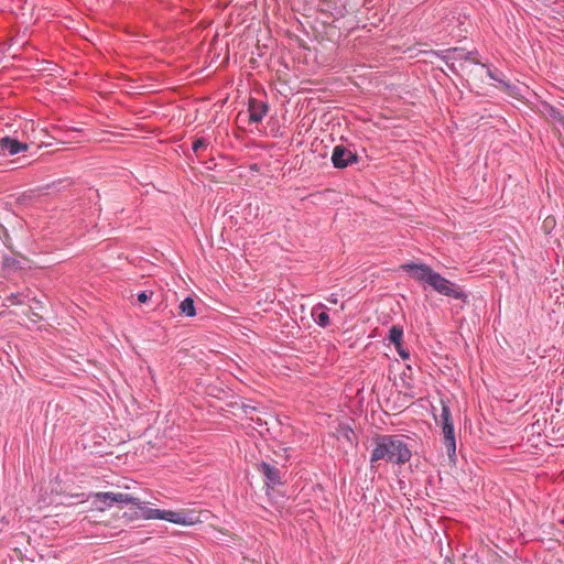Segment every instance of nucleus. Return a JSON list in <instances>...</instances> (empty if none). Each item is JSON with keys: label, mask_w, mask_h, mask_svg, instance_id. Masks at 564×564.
Here are the masks:
<instances>
[{"label": "nucleus", "mask_w": 564, "mask_h": 564, "mask_svg": "<svg viewBox=\"0 0 564 564\" xmlns=\"http://www.w3.org/2000/svg\"><path fill=\"white\" fill-rule=\"evenodd\" d=\"M411 458V451L401 435H382L376 440V446L371 452L370 463L379 460L403 465Z\"/></svg>", "instance_id": "1"}, {"label": "nucleus", "mask_w": 564, "mask_h": 564, "mask_svg": "<svg viewBox=\"0 0 564 564\" xmlns=\"http://www.w3.org/2000/svg\"><path fill=\"white\" fill-rule=\"evenodd\" d=\"M135 507L139 511V517L144 520H165L174 524L186 527L197 522V518L192 512L149 508L145 502L140 500Z\"/></svg>", "instance_id": "2"}, {"label": "nucleus", "mask_w": 564, "mask_h": 564, "mask_svg": "<svg viewBox=\"0 0 564 564\" xmlns=\"http://www.w3.org/2000/svg\"><path fill=\"white\" fill-rule=\"evenodd\" d=\"M429 285L432 286L434 291L442 295L463 301H466L467 299V295L459 286L455 285L453 282L445 279L437 272L433 273Z\"/></svg>", "instance_id": "3"}, {"label": "nucleus", "mask_w": 564, "mask_h": 564, "mask_svg": "<svg viewBox=\"0 0 564 564\" xmlns=\"http://www.w3.org/2000/svg\"><path fill=\"white\" fill-rule=\"evenodd\" d=\"M401 269L419 282L430 283L434 271L424 263H404Z\"/></svg>", "instance_id": "4"}, {"label": "nucleus", "mask_w": 564, "mask_h": 564, "mask_svg": "<svg viewBox=\"0 0 564 564\" xmlns=\"http://www.w3.org/2000/svg\"><path fill=\"white\" fill-rule=\"evenodd\" d=\"M332 162L335 167L345 169L349 164L357 162V155L341 145H336L332 154Z\"/></svg>", "instance_id": "5"}, {"label": "nucleus", "mask_w": 564, "mask_h": 564, "mask_svg": "<svg viewBox=\"0 0 564 564\" xmlns=\"http://www.w3.org/2000/svg\"><path fill=\"white\" fill-rule=\"evenodd\" d=\"M248 110H249L250 122L258 123V122H261L262 119L265 117V115L268 112V105H267V102H264L262 100H258L256 98H250Z\"/></svg>", "instance_id": "6"}, {"label": "nucleus", "mask_w": 564, "mask_h": 564, "mask_svg": "<svg viewBox=\"0 0 564 564\" xmlns=\"http://www.w3.org/2000/svg\"><path fill=\"white\" fill-rule=\"evenodd\" d=\"M259 470L265 477V486L267 487L274 488L275 486H279L282 484L281 471L275 466H272V465L263 462L260 464Z\"/></svg>", "instance_id": "7"}, {"label": "nucleus", "mask_w": 564, "mask_h": 564, "mask_svg": "<svg viewBox=\"0 0 564 564\" xmlns=\"http://www.w3.org/2000/svg\"><path fill=\"white\" fill-rule=\"evenodd\" d=\"M28 145L25 143H21L15 139H11L9 137H4L0 139V150L8 155H15L22 151H25Z\"/></svg>", "instance_id": "8"}, {"label": "nucleus", "mask_w": 564, "mask_h": 564, "mask_svg": "<svg viewBox=\"0 0 564 564\" xmlns=\"http://www.w3.org/2000/svg\"><path fill=\"white\" fill-rule=\"evenodd\" d=\"M444 435V445L448 456L452 458L456 455V440L453 423H446L442 426Z\"/></svg>", "instance_id": "9"}, {"label": "nucleus", "mask_w": 564, "mask_h": 564, "mask_svg": "<svg viewBox=\"0 0 564 564\" xmlns=\"http://www.w3.org/2000/svg\"><path fill=\"white\" fill-rule=\"evenodd\" d=\"M325 310L326 306L324 304H317L312 310V316L316 324L321 327H327L330 323L329 316Z\"/></svg>", "instance_id": "10"}, {"label": "nucleus", "mask_w": 564, "mask_h": 564, "mask_svg": "<svg viewBox=\"0 0 564 564\" xmlns=\"http://www.w3.org/2000/svg\"><path fill=\"white\" fill-rule=\"evenodd\" d=\"M388 339L394 346H400V344H402V339H403L402 327L398 326V325H393L389 330Z\"/></svg>", "instance_id": "11"}, {"label": "nucleus", "mask_w": 564, "mask_h": 564, "mask_svg": "<svg viewBox=\"0 0 564 564\" xmlns=\"http://www.w3.org/2000/svg\"><path fill=\"white\" fill-rule=\"evenodd\" d=\"M180 311L182 314L193 317L196 315V308L194 305V301L191 297H186L180 304Z\"/></svg>", "instance_id": "12"}, {"label": "nucleus", "mask_w": 564, "mask_h": 564, "mask_svg": "<svg viewBox=\"0 0 564 564\" xmlns=\"http://www.w3.org/2000/svg\"><path fill=\"white\" fill-rule=\"evenodd\" d=\"M96 500L104 503L106 507H112L116 501L111 497H116V492H97L94 495Z\"/></svg>", "instance_id": "13"}, {"label": "nucleus", "mask_w": 564, "mask_h": 564, "mask_svg": "<svg viewBox=\"0 0 564 564\" xmlns=\"http://www.w3.org/2000/svg\"><path fill=\"white\" fill-rule=\"evenodd\" d=\"M115 499L116 503H131L133 506H137L139 499L129 495V494H122V492H116V497H111Z\"/></svg>", "instance_id": "14"}, {"label": "nucleus", "mask_w": 564, "mask_h": 564, "mask_svg": "<svg viewBox=\"0 0 564 564\" xmlns=\"http://www.w3.org/2000/svg\"><path fill=\"white\" fill-rule=\"evenodd\" d=\"M487 74L491 79L502 84L505 88H510V85L503 80V74L500 70L487 68Z\"/></svg>", "instance_id": "15"}, {"label": "nucleus", "mask_w": 564, "mask_h": 564, "mask_svg": "<svg viewBox=\"0 0 564 564\" xmlns=\"http://www.w3.org/2000/svg\"><path fill=\"white\" fill-rule=\"evenodd\" d=\"M209 142L207 141V139L205 138H198L196 139L193 144H192V149L194 151L195 154H198L199 151L206 149L208 147Z\"/></svg>", "instance_id": "16"}, {"label": "nucleus", "mask_w": 564, "mask_h": 564, "mask_svg": "<svg viewBox=\"0 0 564 564\" xmlns=\"http://www.w3.org/2000/svg\"><path fill=\"white\" fill-rule=\"evenodd\" d=\"M441 421H442V426L445 425L446 423H453L451 410H449L448 405L443 404L442 412H441Z\"/></svg>", "instance_id": "17"}, {"label": "nucleus", "mask_w": 564, "mask_h": 564, "mask_svg": "<svg viewBox=\"0 0 564 564\" xmlns=\"http://www.w3.org/2000/svg\"><path fill=\"white\" fill-rule=\"evenodd\" d=\"M399 356L403 359V360H406L409 359L410 357V354L403 348L402 344H400V346H394Z\"/></svg>", "instance_id": "18"}, {"label": "nucleus", "mask_w": 564, "mask_h": 564, "mask_svg": "<svg viewBox=\"0 0 564 564\" xmlns=\"http://www.w3.org/2000/svg\"><path fill=\"white\" fill-rule=\"evenodd\" d=\"M149 299H150V295L145 291H142L138 294V301L140 303H145V302H148Z\"/></svg>", "instance_id": "19"}, {"label": "nucleus", "mask_w": 564, "mask_h": 564, "mask_svg": "<svg viewBox=\"0 0 564 564\" xmlns=\"http://www.w3.org/2000/svg\"><path fill=\"white\" fill-rule=\"evenodd\" d=\"M8 524H9V520H8L6 517H2V518L0 519V532H1V531H2V529H3L4 527H7Z\"/></svg>", "instance_id": "20"}, {"label": "nucleus", "mask_w": 564, "mask_h": 564, "mask_svg": "<svg viewBox=\"0 0 564 564\" xmlns=\"http://www.w3.org/2000/svg\"><path fill=\"white\" fill-rule=\"evenodd\" d=\"M554 118L558 121V123L564 128V117L561 113H556Z\"/></svg>", "instance_id": "21"}, {"label": "nucleus", "mask_w": 564, "mask_h": 564, "mask_svg": "<svg viewBox=\"0 0 564 564\" xmlns=\"http://www.w3.org/2000/svg\"><path fill=\"white\" fill-rule=\"evenodd\" d=\"M554 118L558 121V123L564 128V117L561 113H556Z\"/></svg>", "instance_id": "22"}, {"label": "nucleus", "mask_w": 564, "mask_h": 564, "mask_svg": "<svg viewBox=\"0 0 564 564\" xmlns=\"http://www.w3.org/2000/svg\"><path fill=\"white\" fill-rule=\"evenodd\" d=\"M327 301L333 303V304H337V302H338L337 295L336 294H330L329 297L327 299Z\"/></svg>", "instance_id": "23"}]
</instances>
